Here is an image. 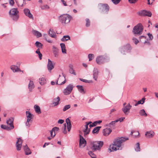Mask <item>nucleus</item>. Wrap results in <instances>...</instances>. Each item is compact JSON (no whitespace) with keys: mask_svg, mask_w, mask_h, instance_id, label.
Masks as SVG:
<instances>
[{"mask_svg":"<svg viewBox=\"0 0 158 158\" xmlns=\"http://www.w3.org/2000/svg\"><path fill=\"white\" fill-rule=\"evenodd\" d=\"M112 2L115 4H118L121 1V0H111Z\"/></svg>","mask_w":158,"mask_h":158,"instance_id":"55","label":"nucleus"},{"mask_svg":"<svg viewBox=\"0 0 158 158\" xmlns=\"http://www.w3.org/2000/svg\"><path fill=\"white\" fill-rule=\"evenodd\" d=\"M98 74V72L97 69L94 68L93 73V78L96 81L97 79Z\"/></svg>","mask_w":158,"mask_h":158,"instance_id":"24","label":"nucleus"},{"mask_svg":"<svg viewBox=\"0 0 158 158\" xmlns=\"http://www.w3.org/2000/svg\"><path fill=\"white\" fill-rule=\"evenodd\" d=\"M34 107L35 111L36 113H38L39 114L41 113L40 107L38 106L35 105Z\"/></svg>","mask_w":158,"mask_h":158,"instance_id":"35","label":"nucleus"},{"mask_svg":"<svg viewBox=\"0 0 158 158\" xmlns=\"http://www.w3.org/2000/svg\"><path fill=\"white\" fill-rule=\"evenodd\" d=\"M26 117L27 118V119H29V120H31L32 118L33 114H31L29 111H26Z\"/></svg>","mask_w":158,"mask_h":158,"instance_id":"32","label":"nucleus"},{"mask_svg":"<svg viewBox=\"0 0 158 158\" xmlns=\"http://www.w3.org/2000/svg\"><path fill=\"white\" fill-rule=\"evenodd\" d=\"M52 52L54 56L57 57L58 56V49L54 46H52Z\"/></svg>","mask_w":158,"mask_h":158,"instance_id":"20","label":"nucleus"},{"mask_svg":"<svg viewBox=\"0 0 158 158\" xmlns=\"http://www.w3.org/2000/svg\"><path fill=\"white\" fill-rule=\"evenodd\" d=\"M22 142L23 140L20 138L18 139L16 144L17 150L20 151L21 150Z\"/></svg>","mask_w":158,"mask_h":158,"instance_id":"14","label":"nucleus"},{"mask_svg":"<svg viewBox=\"0 0 158 158\" xmlns=\"http://www.w3.org/2000/svg\"><path fill=\"white\" fill-rule=\"evenodd\" d=\"M73 86V85L70 84L63 90V93L65 95H68L70 94L72 91Z\"/></svg>","mask_w":158,"mask_h":158,"instance_id":"7","label":"nucleus"},{"mask_svg":"<svg viewBox=\"0 0 158 158\" xmlns=\"http://www.w3.org/2000/svg\"><path fill=\"white\" fill-rule=\"evenodd\" d=\"M19 11L17 8H14L10 10L9 13L14 20L17 21L19 18Z\"/></svg>","mask_w":158,"mask_h":158,"instance_id":"3","label":"nucleus"},{"mask_svg":"<svg viewBox=\"0 0 158 158\" xmlns=\"http://www.w3.org/2000/svg\"><path fill=\"white\" fill-rule=\"evenodd\" d=\"M66 124H64V128H63V133L64 134H66L67 133V131H66Z\"/></svg>","mask_w":158,"mask_h":158,"instance_id":"57","label":"nucleus"},{"mask_svg":"<svg viewBox=\"0 0 158 158\" xmlns=\"http://www.w3.org/2000/svg\"><path fill=\"white\" fill-rule=\"evenodd\" d=\"M148 35L149 37V38L150 40H152L153 39V37L151 34L148 33Z\"/></svg>","mask_w":158,"mask_h":158,"instance_id":"62","label":"nucleus"},{"mask_svg":"<svg viewBox=\"0 0 158 158\" xmlns=\"http://www.w3.org/2000/svg\"><path fill=\"white\" fill-rule=\"evenodd\" d=\"M100 9L104 13H107L109 9V7L107 4L100 3L99 4Z\"/></svg>","mask_w":158,"mask_h":158,"instance_id":"6","label":"nucleus"},{"mask_svg":"<svg viewBox=\"0 0 158 158\" xmlns=\"http://www.w3.org/2000/svg\"><path fill=\"white\" fill-rule=\"evenodd\" d=\"M117 122H115V120L112 121L111 123L107 124V126L111 128H114L115 126L116 123Z\"/></svg>","mask_w":158,"mask_h":158,"instance_id":"31","label":"nucleus"},{"mask_svg":"<svg viewBox=\"0 0 158 158\" xmlns=\"http://www.w3.org/2000/svg\"><path fill=\"white\" fill-rule=\"evenodd\" d=\"M51 136L52 138H53L55 135V132L54 131H52V129L50 131Z\"/></svg>","mask_w":158,"mask_h":158,"instance_id":"49","label":"nucleus"},{"mask_svg":"<svg viewBox=\"0 0 158 158\" xmlns=\"http://www.w3.org/2000/svg\"><path fill=\"white\" fill-rule=\"evenodd\" d=\"M154 135V132L152 131L146 132L145 135L147 138H150L152 137Z\"/></svg>","mask_w":158,"mask_h":158,"instance_id":"19","label":"nucleus"},{"mask_svg":"<svg viewBox=\"0 0 158 158\" xmlns=\"http://www.w3.org/2000/svg\"><path fill=\"white\" fill-rule=\"evenodd\" d=\"M52 129V131H54V132H55L56 131H58L59 129V128L57 127H55L53 128Z\"/></svg>","mask_w":158,"mask_h":158,"instance_id":"60","label":"nucleus"},{"mask_svg":"<svg viewBox=\"0 0 158 158\" xmlns=\"http://www.w3.org/2000/svg\"><path fill=\"white\" fill-rule=\"evenodd\" d=\"M88 154L92 158H96V155L91 151H89L88 152Z\"/></svg>","mask_w":158,"mask_h":158,"instance_id":"40","label":"nucleus"},{"mask_svg":"<svg viewBox=\"0 0 158 158\" xmlns=\"http://www.w3.org/2000/svg\"><path fill=\"white\" fill-rule=\"evenodd\" d=\"M14 0H10L9 1V3L12 6L14 4Z\"/></svg>","mask_w":158,"mask_h":158,"instance_id":"63","label":"nucleus"},{"mask_svg":"<svg viewBox=\"0 0 158 158\" xmlns=\"http://www.w3.org/2000/svg\"><path fill=\"white\" fill-rule=\"evenodd\" d=\"M101 127H95L92 131L93 134L98 133Z\"/></svg>","mask_w":158,"mask_h":158,"instance_id":"37","label":"nucleus"},{"mask_svg":"<svg viewBox=\"0 0 158 158\" xmlns=\"http://www.w3.org/2000/svg\"><path fill=\"white\" fill-rule=\"evenodd\" d=\"M91 122H86V124L85 125V128L83 130V131L84 133V136H85L87 135L88 134L90 131V129H88V125L92 123Z\"/></svg>","mask_w":158,"mask_h":158,"instance_id":"11","label":"nucleus"},{"mask_svg":"<svg viewBox=\"0 0 158 158\" xmlns=\"http://www.w3.org/2000/svg\"><path fill=\"white\" fill-rule=\"evenodd\" d=\"M143 30V27L141 23H138L133 28V32L135 34L140 35L141 34Z\"/></svg>","mask_w":158,"mask_h":158,"instance_id":"5","label":"nucleus"},{"mask_svg":"<svg viewBox=\"0 0 158 158\" xmlns=\"http://www.w3.org/2000/svg\"><path fill=\"white\" fill-rule=\"evenodd\" d=\"M37 54H38L39 56V58L40 60L42 59V54L40 53L39 48H38L35 52Z\"/></svg>","mask_w":158,"mask_h":158,"instance_id":"42","label":"nucleus"},{"mask_svg":"<svg viewBox=\"0 0 158 158\" xmlns=\"http://www.w3.org/2000/svg\"><path fill=\"white\" fill-rule=\"evenodd\" d=\"M86 26L87 27H89L90 25V21L88 19H86Z\"/></svg>","mask_w":158,"mask_h":158,"instance_id":"51","label":"nucleus"},{"mask_svg":"<svg viewBox=\"0 0 158 158\" xmlns=\"http://www.w3.org/2000/svg\"><path fill=\"white\" fill-rule=\"evenodd\" d=\"M46 80L44 78L42 77L39 79V82L41 85H44L46 83Z\"/></svg>","mask_w":158,"mask_h":158,"instance_id":"38","label":"nucleus"},{"mask_svg":"<svg viewBox=\"0 0 158 158\" xmlns=\"http://www.w3.org/2000/svg\"><path fill=\"white\" fill-rule=\"evenodd\" d=\"M91 148L93 152L101 150V148L103 145V142L102 141L94 142L91 143Z\"/></svg>","mask_w":158,"mask_h":158,"instance_id":"2","label":"nucleus"},{"mask_svg":"<svg viewBox=\"0 0 158 158\" xmlns=\"http://www.w3.org/2000/svg\"><path fill=\"white\" fill-rule=\"evenodd\" d=\"M125 118V117H121V118H119L118 119L116 120L115 122H118V121H119L120 122H121L123 121L124 119Z\"/></svg>","mask_w":158,"mask_h":158,"instance_id":"52","label":"nucleus"},{"mask_svg":"<svg viewBox=\"0 0 158 158\" xmlns=\"http://www.w3.org/2000/svg\"><path fill=\"white\" fill-rule=\"evenodd\" d=\"M133 42L135 44H137L139 42V40L135 38H133L132 39Z\"/></svg>","mask_w":158,"mask_h":158,"instance_id":"56","label":"nucleus"},{"mask_svg":"<svg viewBox=\"0 0 158 158\" xmlns=\"http://www.w3.org/2000/svg\"><path fill=\"white\" fill-rule=\"evenodd\" d=\"M71 107L70 105H67L64 106V107L63 108V110L64 111H65L66 110H68Z\"/></svg>","mask_w":158,"mask_h":158,"instance_id":"45","label":"nucleus"},{"mask_svg":"<svg viewBox=\"0 0 158 158\" xmlns=\"http://www.w3.org/2000/svg\"><path fill=\"white\" fill-rule=\"evenodd\" d=\"M139 143H137L136 144V148H135V150L137 152H139L140 151V148L139 146Z\"/></svg>","mask_w":158,"mask_h":158,"instance_id":"44","label":"nucleus"},{"mask_svg":"<svg viewBox=\"0 0 158 158\" xmlns=\"http://www.w3.org/2000/svg\"><path fill=\"white\" fill-rule=\"evenodd\" d=\"M14 119L13 118H9L6 121V123L7 124L10 125L9 127H10L12 126H14L13 124Z\"/></svg>","mask_w":158,"mask_h":158,"instance_id":"34","label":"nucleus"},{"mask_svg":"<svg viewBox=\"0 0 158 158\" xmlns=\"http://www.w3.org/2000/svg\"><path fill=\"white\" fill-rule=\"evenodd\" d=\"M10 69L14 72H16L18 71H21L20 69L19 68L18 66L15 65H12L10 66Z\"/></svg>","mask_w":158,"mask_h":158,"instance_id":"23","label":"nucleus"},{"mask_svg":"<svg viewBox=\"0 0 158 158\" xmlns=\"http://www.w3.org/2000/svg\"><path fill=\"white\" fill-rule=\"evenodd\" d=\"M60 46L62 52L64 54H66V48L65 44L64 43H61L60 44Z\"/></svg>","mask_w":158,"mask_h":158,"instance_id":"28","label":"nucleus"},{"mask_svg":"<svg viewBox=\"0 0 158 158\" xmlns=\"http://www.w3.org/2000/svg\"><path fill=\"white\" fill-rule=\"evenodd\" d=\"M106 61V58L103 56H99L96 58V62L99 64H103Z\"/></svg>","mask_w":158,"mask_h":158,"instance_id":"10","label":"nucleus"},{"mask_svg":"<svg viewBox=\"0 0 158 158\" xmlns=\"http://www.w3.org/2000/svg\"><path fill=\"white\" fill-rule=\"evenodd\" d=\"M155 0H148V5H152Z\"/></svg>","mask_w":158,"mask_h":158,"instance_id":"59","label":"nucleus"},{"mask_svg":"<svg viewBox=\"0 0 158 158\" xmlns=\"http://www.w3.org/2000/svg\"><path fill=\"white\" fill-rule=\"evenodd\" d=\"M102 122V121L101 120H98V121H96L95 122H94L93 123V125L95 126L98 124H100Z\"/></svg>","mask_w":158,"mask_h":158,"instance_id":"50","label":"nucleus"},{"mask_svg":"<svg viewBox=\"0 0 158 158\" xmlns=\"http://www.w3.org/2000/svg\"><path fill=\"white\" fill-rule=\"evenodd\" d=\"M69 71L70 73L73 74L75 75H76V73L73 69H69Z\"/></svg>","mask_w":158,"mask_h":158,"instance_id":"53","label":"nucleus"},{"mask_svg":"<svg viewBox=\"0 0 158 158\" xmlns=\"http://www.w3.org/2000/svg\"><path fill=\"white\" fill-rule=\"evenodd\" d=\"M79 80L83 82H85L86 83H92L93 81L92 80H87L82 79V78H80Z\"/></svg>","mask_w":158,"mask_h":158,"instance_id":"46","label":"nucleus"},{"mask_svg":"<svg viewBox=\"0 0 158 158\" xmlns=\"http://www.w3.org/2000/svg\"><path fill=\"white\" fill-rule=\"evenodd\" d=\"M23 12L25 15L28 17L30 19L33 20L34 17L31 13L30 10L27 8H25L23 10Z\"/></svg>","mask_w":158,"mask_h":158,"instance_id":"13","label":"nucleus"},{"mask_svg":"<svg viewBox=\"0 0 158 158\" xmlns=\"http://www.w3.org/2000/svg\"><path fill=\"white\" fill-rule=\"evenodd\" d=\"M47 67L49 72H51L54 68V66L53 64L52 61L49 59H48Z\"/></svg>","mask_w":158,"mask_h":158,"instance_id":"16","label":"nucleus"},{"mask_svg":"<svg viewBox=\"0 0 158 158\" xmlns=\"http://www.w3.org/2000/svg\"><path fill=\"white\" fill-rule=\"evenodd\" d=\"M128 139L129 138L128 137H121L115 139L113 142V143L110 145V148L109 149L110 152L119 150V148L121 147V143Z\"/></svg>","mask_w":158,"mask_h":158,"instance_id":"1","label":"nucleus"},{"mask_svg":"<svg viewBox=\"0 0 158 158\" xmlns=\"http://www.w3.org/2000/svg\"><path fill=\"white\" fill-rule=\"evenodd\" d=\"M139 114L140 115L142 116L146 117L147 116V114L144 109H142L140 110L139 112Z\"/></svg>","mask_w":158,"mask_h":158,"instance_id":"39","label":"nucleus"},{"mask_svg":"<svg viewBox=\"0 0 158 158\" xmlns=\"http://www.w3.org/2000/svg\"><path fill=\"white\" fill-rule=\"evenodd\" d=\"M35 85L33 82L31 80L30 81L28 85V88L30 92L32 91L33 89L35 88Z\"/></svg>","mask_w":158,"mask_h":158,"instance_id":"18","label":"nucleus"},{"mask_svg":"<svg viewBox=\"0 0 158 158\" xmlns=\"http://www.w3.org/2000/svg\"><path fill=\"white\" fill-rule=\"evenodd\" d=\"M1 128L7 130H10L13 129L14 127V126H12L10 127H8L5 125H2L1 126Z\"/></svg>","mask_w":158,"mask_h":158,"instance_id":"26","label":"nucleus"},{"mask_svg":"<svg viewBox=\"0 0 158 158\" xmlns=\"http://www.w3.org/2000/svg\"><path fill=\"white\" fill-rule=\"evenodd\" d=\"M94 58V55L92 54H89L88 55V58H89V60L91 61Z\"/></svg>","mask_w":158,"mask_h":158,"instance_id":"48","label":"nucleus"},{"mask_svg":"<svg viewBox=\"0 0 158 158\" xmlns=\"http://www.w3.org/2000/svg\"><path fill=\"white\" fill-rule=\"evenodd\" d=\"M23 149L26 155H28L31 154V152L27 144L23 146Z\"/></svg>","mask_w":158,"mask_h":158,"instance_id":"17","label":"nucleus"},{"mask_svg":"<svg viewBox=\"0 0 158 158\" xmlns=\"http://www.w3.org/2000/svg\"><path fill=\"white\" fill-rule=\"evenodd\" d=\"M66 122L67 124V127L68 131H69L72 127L70 120L68 118H67L66 120Z\"/></svg>","mask_w":158,"mask_h":158,"instance_id":"25","label":"nucleus"},{"mask_svg":"<svg viewBox=\"0 0 158 158\" xmlns=\"http://www.w3.org/2000/svg\"><path fill=\"white\" fill-rule=\"evenodd\" d=\"M64 120L62 119H59V120L58 123H59L62 124L64 122Z\"/></svg>","mask_w":158,"mask_h":158,"instance_id":"64","label":"nucleus"},{"mask_svg":"<svg viewBox=\"0 0 158 158\" xmlns=\"http://www.w3.org/2000/svg\"><path fill=\"white\" fill-rule=\"evenodd\" d=\"M130 3H135L138 0H128Z\"/></svg>","mask_w":158,"mask_h":158,"instance_id":"61","label":"nucleus"},{"mask_svg":"<svg viewBox=\"0 0 158 158\" xmlns=\"http://www.w3.org/2000/svg\"><path fill=\"white\" fill-rule=\"evenodd\" d=\"M134 132L133 131H131L130 135H133L134 137L135 138L139 137V133L138 131L135 132V134L133 135V133Z\"/></svg>","mask_w":158,"mask_h":158,"instance_id":"41","label":"nucleus"},{"mask_svg":"<svg viewBox=\"0 0 158 158\" xmlns=\"http://www.w3.org/2000/svg\"><path fill=\"white\" fill-rule=\"evenodd\" d=\"M49 8V6L47 5L43 6L41 7V9L43 10L45 9H48Z\"/></svg>","mask_w":158,"mask_h":158,"instance_id":"58","label":"nucleus"},{"mask_svg":"<svg viewBox=\"0 0 158 158\" xmlns=\"http://www.w3.org/2000/svg\"><path fill=\"white\" fill-rule=\"evenodd\" d=\"M31 120H29V119H27V121L26 123V125L27 127H30V124L29 123L30 122Z\"/></svg>","mask_w":158,"mask_h":158,"instance_id":"54","label":"nucleus"},{"mask_svg":"<svg viewBox=\"0 0 158 158\" xmlns=\"http://www.w3.org/2000/svg\"><path fill=\"white\" fill-rule=\"evenodd\" d=\"M71 18L72 17L69 15H62L59 17V19L61 23L64 24L69 23Z\"/></svg>","mask_w":158,"mask_h":158,"instance_id":"4","label":"nucleus"},{"mask_svg":"<svg viewBox=\"0 0 158 158\" xmlns=\"http://www.w3.org/2000/svg\"><path fill=\"white\" fill-rule=\"evenodd\" d=\"M70 40V37L69 35H65L61 39V41L64 42Z\"/></svg>","mask_w":158,"mask_h":158,"instance_id":"36","label":"nucleus"},{"mask_svg":"<svg viewBox=\"0 0 158 158\" xmlns=\"http://www.w3.org/2000/svg\"><path fill=\"white\" fill-rule=\"evenodd\" d=\"M80 146L81 148L84 147L86 144V142L83 136L80 135Z\"/></svg>","mask_w":158,"mask_h":158,"instance_id":"12","label":"nucleus"},{"mask_svg":"<svg viewBox=\"0 0 158 158\" xmlns=\"http://www.w3.org/2000/svg\"><path fill=\"white\" fill-rule=\"evenodd\" d=\"M78 91L80 93L82 94H84L85 91H84L83 87L82 85H77V86Z\"/></svg>","mask_w":158,"mask_h":158,"instance_id":"29","label":"nucleus"},{"mask_svg":"<svg viewBox=\"0 0 158 158\" xmlns=\"http://www.w3.org/2000/svg\"><path fill=\"white\" fill-rule=\"evenodd\" d=\"M131 49V47L130 45L127 44L121 48V52L122 54H125L126 53L129 52Z\"/></svg>","mask_w":158,"mask_h":158,"instance_id":"8","label":"nucleus"},{"mask_svg":"<svg viewBox=\"0 0 158 158\" xmlns=\"http://www.w3.org/2000/svg\"><path fill=\"white\" fill-rule=\"evenodd\" d=\"M138 14L139 15L143 16H147L151 17L152 15V13L150 11L146 10L140 11L138 12Z\"/></svg>","mask_w":158,"mask_h":158,"instance_id":"9","label":"nucleus"},{"mask_svg":"<svg viewBox=\"0 0 158 158\" xmlns=\"http://www.w3.org/2000/svg\"><path fill=\"white\" fill-rule=\"evenodd\" d=\"M48 33L50 36L52 38H55L56 37V34L53 30L50 29L48 32Z\"/></svg>","mask_w":158,"mask_h":158,"instance_id":"27","label":"nucleus"},{"mask_svg":"<svg viewBox=\"0 0 158 158\" xmlns=\"http://www.w3.org/2000/svg\"><path fill=\"white\" fill-rule=\"evenodd\" d=\"M112 132V130L110 128H106L103 130V134L104 136H107Z\"/></svg>","mask_w":158,"mask_h":158,"instance_id":"21","label":"nucleus"},{"mask_svg":"<svg viewBox=\"0 0 158 158\" xmlns=\"http://www.w3.org/2000/svg\"><path fill=\"white\" fill-rule=\"evenodd\" d=\"M35 46L38 48H42V46H43L42 44L40 42H38V41H36L35 43Z\"/></svg>","mask_w":158,"mask_h":158,"instance_id":"43","label":"nucleus"},{"mask_svg":"<svg viewBox=\"0 0 158 158\" xmlns=\"http://www.w3.org/2000/svg\"><path fill=\"white\" fill-rule=\"evenodd\" d=\"M32 32L33 34L36 36L37 37H40L42 36L41 33L38 31L33 30Z\"/></svg>","mask_w":158,"mask_h":158,"instance_id":"30","label":"nucleus"},{"mask_svg":"<svg viewBox=\"0 0 158 158\" xmlns=\"http://www.w3.org/2000/svg\"><path fill=\"white\" fill-rule=\"evenodd\" d=\"M131 107V106L130 105V103H129L127 106L123 107L122 109V110L124 113L126 114L127 112H129V110Z\"/></svg>","mask_w":158,"mask_h":158,"instance_id":"15","label":"nucleus"},{"mask_svg":"<svg viewBox=\"0 0 158 158\" xmlns=\"http://www.w3.org/2000/svg\"><path fill=\"white\" fill-rule=\"evenodd\" d=\"M145 100V98H143L141 100L137 102L138 103V104H143L144 103Z\"/></svg>","mask_w":158,"mask_h":158,"instance_id":"47","label":"nucleus"},{"mask_svg":"<svg viewBox=\"0 0 158 158\" xmlns=\"http://www.w3.org/2000/svg\"><path fill=\"white\" fill-rule=\"evenodd\" d=\"M60 100V98L59 97L54 98L52 102V104L54 106H55L58 105Z\"/></svg>","mask_w":158,"mask_h":158,"instance_id":"22","label":"nucleus"},{"mask_svg":"<svg viewBox=\"0 0 158 158\" xmlns=\"http://www.w3.org/2000/svg\"><path fill=\"white\" fill-rule=\"evenodd\" d=\"M15 1L19 6H22L23 5L24 0H15Z\"/></svg>","mask_w":158,"mask_h":158,"instance_id":"33","label":"nucleus"}]
</instances>
